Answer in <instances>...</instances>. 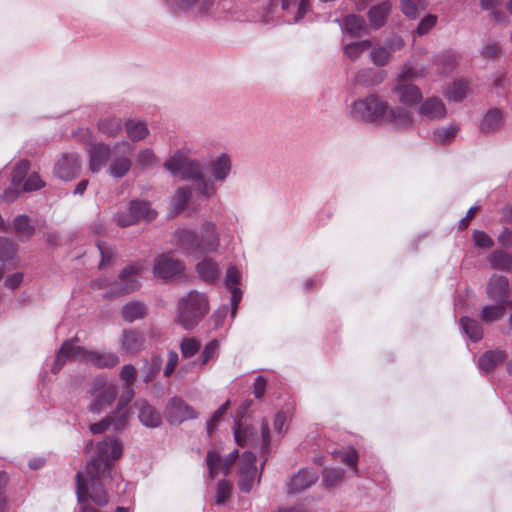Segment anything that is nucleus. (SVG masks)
I'll return each instance as SVG.
<instances>
[{
    "label": "nucleus",
    "instance_id": "f257e3e1",
    "mask_svg": "<svg viewBox=\"0 0 512 512\" xmlns=\"http://www.w3.org/2000/svg\"><path fill=\"white\" fill-rule=\"evenodd\" d=\"M74 357L87 361L97 368H112L119 363V357L114 352L87 350L70 340L64 342L57 352L51 371L54 374L58 373L66 361Z\"/></svg>",
    "mask_w": 512,
    "mask_h": 512
},
{
    "label": "nucleus",
    "instance_id": "f03ea898",
    "mask_svg": "<svg viewBox=\"0 0 512 512\" xmlns=\"http://www.w3.org/2000/svg\"><path fill=\"white\" fill-rule=\"evenodd\" d=\"M145 269L142 262H134L127 265L119 274L118 279L110 283L106 278H100L93 281L92 286L97 289L108 288L104 294L106 298H114L124 294L136 291L140 284L138 280L139 274Z\"/></svg>",
    "mask_w": 512,
    "mask_h": 512
},
{
    "label": "nucleus",
    "instance_id": "7ed1b4c3",
    "mask_svg": "<svg viewBox=\"0 0 512 512\" xmlns=\"http://www.w3.org/2000/svg\"><path fill=\"white\" fill-rule=\"evenodd\" d=\"M208 312L207 296L204 293L191 291L179 300L177 321L184 329H193Z\"/></svg>",
    "mask_w": 512,
    "mask_h": 512
},
{
    "label": "nucleus",
    "instance_id": "20e7f679",
    "mask_svg": "<svg viewBox=\"0 0 512 512\" xmlns=\"http://www.w3.org/2000/svg\"><path fill=\"white\" fill-rule=\"evenodd\" d=\"M123 453V444L116 438H109L97 444L96 455L87 463L90 476L108 475L111 477L112 466L120 459Z\"/></svg>",
    "mask_w": 512,
    "mask_h": 512
},
{
    "label": "nucleus",
    "instance_id": "39448f33",
    "mask_svg": "<svg viewBox=\"0 0 512 512\" xmlns=\"http://www.w3.org/2000/svg\"><path fill=\"white\" fill-rule=\"evenodd\" d=\"M387 102L377 94H369L354 100L349 106V115L352 119L364 123H381Z\"/></svg>",
    "mask_w": 512,
    "mask_h": 512
},
{
    "label": "nucleus",
    "instance_id": "423d86ee",
    "mask_svg": "<svg viewBox=\"0 0 512 512\" xmlns=\"http://www.w3.org/2000/svg\"><path fill=\"white\" fill-rule=\"evenodd\" d=\"M102 476L106 477L108 475L100 473L99 475L90 476L88 467L77 473V499L79 503L86 502L88 498L99 506H105L109 502L108 493L102 483L99 482V478Z\"/></svg>",
    "mask_w": 512,
    "mask_h": 512
},
{
    "label": "nucleus",
    "instance_id": "0eeeda50",
    "mask_svg": "<svg viewBox=\"0 0 512 512\" xmlns=\"http://www.w3.org/2000/svg\"><path fill=\"white\" fill-rule=\"evenodd\" d=\"M89 393L94 397V401L88 406V410L99 414L111 406L117 396V387L104 378H97Z\"/></svg>",
    "mask_w": 512,
    "mask_h": 512
},
{
    "label": "nucleus",
    "instance_id": "6e6552de",
    "mask_svg": "<svg viewBox=\"0 0 512 512\" xmlns=\"http://www.w3.org/2000/svg\"><path fill=\"white\" fill-rule=\"evenodd\" d=\"M114 150L118 152V155L112 157L108 173L113 178H122L130 171L132 165L129 158L132 147L129 142L122 141L114 145Z\"/></svg>",
    "mask_w": 512,
    "mask_h": 512
},
{
    "label": "nucleus",
    "instance_id": "1a4fd4ad",
    "mask_svg": "<svg viewBox=\"0 0 512 512\" xmlns=\"http://www.w3.org/2000/svg\"><path fill=\"white\" fill-rule=\"evenodd\" d=\"M165 2L176 12H185L196 17L211 14L215 6V0H165Z\"/></svg>",
    "mask_w": 512,
    "mask_h": 512
},
{
    "label": "nucleus",
    "instance_id": "9d476101",
    "mask_svg": "<svg viewBox=\"0 0 512 512\" xmlns=\"http://www.w3.org/2000/svg\"><path fill=\"white\" fill-rule=\"evenodd\" d=\"M414 119L412 112L403 106H389L381 120V124H386L393 129L406 130L413 126Z\"/></svg>",
    "mask_w": 512,
    "mask_h": 512
},
{
    "label": "nucleus",
    "instance_id": "9b49d317",
    "mask_svg": "<svg viewBox=\"0 0 512 512\" xmlns=\"http://www.w3.org/2000/svg\"><path fill=\"white\" fill-rule=\"evenodd\" d=\"M255 461L256 457L250 451L244 452L241 456L238 485L242 492H249L256 481L258 471Z\"/></svg>",
    "mask_w": 512,
    "mask_h": 512
},
{
    "label": "nucleus",
    "instance_id": "f8f14e48",
    "mask_svg": "<svg viewBox=\"0 0 512 512\" xmlns=\"http://www.w3.org/2000/svg\"><path fill=\"white\" fill-rule=\"evenodd\" d=\"M183 271V263L174 259L170 254L159 255L154 261L153 273L157 278L172 279L181 275Z\"/></svg>",
    "mask_w": 512,
    "mask_h": 512
},
{
    "label": "nucleus",
    "instance_id": "ddd939ff",
    "mask_svg": "<svg viewBox=\"0 0 512 512\" xmlns=\"http://www.w3.org/2000/svg\"><path fill=\"white\" fill-rule=\"evenodd\" d=\"M165 417L171 424H180L189 419H195L197 413L184 400L173 397L165 408Z\"/></svg>",
    "mask_w": 512,
    "mask_h": 512
},
{
    "label": "nucleus",
    "instance_id": "4468645a",
    "mask_svg": "<svg viewBox=\"0 0 512 512\" xmlns=\"http://www.w3.org/2000/svg\"><path fill=\"white\" fill-rule=\"evenodd\" d=\"M129 218L123 214L117 217V224L122 227L133 225L140 219L152 220L156 216L155 210L151 209L149 204L143 201H132L129 206Z\"/></svg>",
    "mask_w": 512,
    "mask_h": 512
},
{
    "label": "nucleus",
    "instance_id": "2eb2a0df",
    "mask_svg": "<svg viewBox=\"0 0 512 512\" xmlns=\"http://www.w3.org/2000/svg\"><path fill=\"white\" fill-rule=\"evenodd\" d=\"M387 77L385 70H379L372 67L358 69L351 79L354 86L362 88H371L380 85Z\"/></svg>",
    "mask_w": 512,
    "mask_h": 512
},
{
    "label": "nucleus",
    "instance_id": "dca6fc26",
    "mask_svg": "<svg viewBox=\"0 0 512 512\" xmlns=\"http://www.w3.org/2000/svg\"><path fill=\"white\" fill-rule=\"evenodd\" d=\"M198 238L199 253L215 252L220 246V235L216 224L211 221H206L202 224L200 237Z\"/></svg>",
    "mask_w": 512,
    "mask_h": 512
},
{
    "label": "nucleus",
    "instance_id": "f3484780",
    "mask_svg": "<svg viewBox=\"0 0 512 512\" xmlns=\"http://www.w3.org/2000/svg\"><path fill=\"white\" fill-rule=\"evenodd\" d=\"M81 163L76 153L64 154L55 164L54 174L62 180H71L80 171Z\"/></svg>",
    "mask_w": 512,
    "mask_h": 512
},
{
    "label": "nucleus",
    "instance_id": "a211bd4d",
    "mask_svg": "<svg viewBox=\"0 0 512 512\" xmlns=\"http://www.w3.org/2000/svg\"><path fill=\"white\" fill-rule=\"evenodd\" d=\"M391 92L397 96L399 103L407 107H413L422 100V93L414 84L397 82Z\"/></svg>",
    "mask_w": 512,
    "mask_h": 512
},
{
    "label": "nucleus",
    "instance_id": "6ab92c4d",
    "mask_svg": "<svg viewBox=\"0 0 512 512\" xmlns=\"http://www.w3.org/2000/svg\"><path fill=\"white\" fill-rule=\"evenodd\" d=\"M487 295L497 303L512 305L508 300L509 282L507 278L500 275H493L487 285Z\"/></svg>",
    "mask_w": 512,
    "mask_h": 512
},
{
    "label": "nucleus",
    "instance_id": "aec40b11",
    "mask_svg": "<svg viewBox=\"0 0 512 512\" xmlns=\"http://www.w3.org/2000/svg\"><path fill=\"white\" fill-rule=\"evenodd\" d=\"M210 173L216 182L224 183L232 170V159L227 153H221L208 164Z\"/></svg>",
    "mask_w": 512,
    "mask_h": 512
},
{
    "label": "nucleus",
    "instance_id": "412c9836",
    "mask_svg": "<svg viewBox=\"0 0 512 512\" xmlns=\"http://www.w3.org/2000/svg\"><path fill=\"white\" fill-rule=\"evenodd\" d=\"M318 478L319 475L314 469H302L291 478L288 484V493L301 492L315 484Z\"/></svg>",
    "mask_w": 512,
    "mask_h": 512
},
{
    "label": "nucleus",
    "instance_id": "4be33fe9",
    "mask_svg": "<svg viewBox=\"0 0 512 512\" xmlns=\"http://www.w3.org/2000/svg\"><path fill=\"white\" fill-rule=\"evenodd\" d=\"M134 405L138 409V418L144 426L148 428L160 426L161 415L147 400L138 399Z\"/></svg>",
    "mask_w": 512,
    "mask_h": 512
},
{
    "label": "nucleus",
    "instance_id": "5701e85b",
    "mask_svg": "<svg viewBox=\"0 0 512 512\" xmlns=\"http://www.w3.org/2000/svg\"><path fill=\"white\" fill-rule=\"evenodd\" d=\"M282 9L287 13L285 21L296 23L309 11V0H282Z\"/></svg>",
    "mask_w": 512,
    "mask_h": 512
},
{
    "label": "nucleus",
    "instance_id": "b1692460",
    "mask_svg": "<svg viewBox=\"0 0 512 512\" xmlns=\"http://www.w3.org/2000/svg\"><path fill=\"white\" fill-rule=\"evenodd\" d=\"M111 156L110 147L100 143L94 145L89 151V169L93 173L99 172Z\"/></svg>",
    "mask_w": 512,
    "mask_h": 512
},
{
    "label": "nucleus",
    "instance_id": "393cba45",
    "mask_svg": "<svg viewBox=\"0 0 512 512\" xmlns=\"http://www.w3.org/2000/svg\"><path fill=\"white\" fill-rule=\"evenodd\" d=\"M419 114L429 120H440L446 116L444 103L436 98H427L419 107Z\"/></svg>",
    "mask_w": 512,
    "mask_h": 512
},
{
    "label": "nucleus",
    "instance_id": "a878e982",
    "mask_svg": "<svg viewBox=\"0 0 512 512\" xmlns=\"http://www.w3.org/2000/svg\"><path fill=\"white\" fill-rule=\"evenodd\" d=\"M144 341L142 333L133 329L124 330L121 337V349L127 354H136L143 348Z\"/></svg>",
    "mask_w": 512,
    "mask_h": 512
},
{
    "label": "nucleus",
    "instance_id": "bb28decb",
    "mask_svg": "<svg viewBox=\"0 0 512 512\" xmlns=\"http://www.w3.org/2000/svg\"><path fill=\"white\" fill-rule=\"evenodd\" d=\"M234 438L240 446H255L259 443V437L255 429L247 424L237 423L234 427Z\"/></svg>",
    "mask_w": 512,
    "mask_h": 512
},
{
    "label": "nucleus",
    "instance_id": "cd10ccee",
    "mask_svg": "<svg viewBox=\"0 0 512 512\" xmlns=\"http://www.w3.org/2000/svg\"><path fill=\"white\" fill-rule=\"evenodd\" d=\"M391 11V4L388 1L372 6L368 11L369 25L372 29H379L385 25Z\"/></svg>",
    "mask_w": 512,
    "mask_h": 512
},
{
    "label": "nucleus",
    "instance_id": "c85d7f7f",
    "mask_svg": "<svg viewBox=\"0 0 512 512\" xmlns=\"http://www.w3.org/2000/svg\"><path fill=\"white\" fill-rule=\"evenodd\" d=\"M13 229L21 241H28L35 234V226L25 214L17 215L14 218Z\"/></svg>",
    "mask_w": 512,
    "mask_h": 512
},
{
    "label": "nucleus",
    "instance_id": "c756f323",
    "mask_svg": "<svg viewBox=\"0 0 512 512\" xmlns=\"http://www.w3.org/2000/svg\"><path fill=\"white\" fill-rule=\"evenodd\" d=\"M189 159V151L180 149L171 155L165 162L164 167L173 175L180 176L187 161Z\"/></svg>",
    "mask_w": 512,
    "mask_h": 512
},
{
    "label": "nucleus",
    "instance_id": "7c9ffc66",
    "mask_svg": "<svg viewBox=\"0 0 512 512\" xmlns=\"http://www.w3.org/2000/svg\"><path fill=\"white\" fill-rule=\"evenodd\" d=\"M503 123V113L499 109L494 108L484 115L480 124V130L483 133H491L498 130Z\"/></svg>",
    "mask_w": 512,
    "mask_h": 512
},
{
    "label": "nucleus",
    "instance_id": "2f4dec72",
    "mask_svg": "<svg viewBox=\"0 0 512 512\" xmlns=\"http://www.w3.org/2000/svg\"><path fill=\"white\" fill-rule=\"evenodd\" d=\"M177 238L180 246L185 252L189 254L197 253L199 238L197 235L189 229H179L177 232Z\"/></svg>",
    "mask_w": 512,
    "mask_h": 512
},
{
    "label": "nucleus",
    "instance_id": "473e14b6",
    "mask_svg": "<svg viewBox=\"0 0 512 512\" xmlns=\"http://www.w3.org/2000/svg\"><path fill=\"white\" fill-rule=\"evenodd\" d=\"M506 358L505 352L501 350L487 351L479 358V367L485 372H489L497 365L501 364Z\"/></svg>",
    "mask_w": 512,
    "mask_h": 512
},
{
    "label": "nucleus",
    "instance_id": "72a5a7b5",
    "mask_svg": "<svg viewBox=\"0 0 512 512\" xmlns=\"http://www.w3.org/2000/svg\"><path fill=\"white\" fill-rule=\"evenodd\" d=\"M508 305L497 303L485 305L480 313V318L485 323H492L502 319L506 313V307Z\"/></svg>",
    "mask_w": 512,
    "mask_h": 512
},
{
    "label": "nucleus",
    "instance_id": "f704fd0d",
    "mask_svg": "<svg viewBox=\"0 0 512 512\" xmlns=\"http://www.w3.org/2000/svg\"><path fill=\"white\" fill-rule=\"evenodd\" d=\"M122 128L123 122L117 117H106L98 122V130L107 137H116Z\"/></svg>",
    "mask_w": 512,
    "mask_h": 512
},
{
    "label": "nucleus",
    "instance_id": "c9c22d12",
    "mask_svg": "<svg viewBox=\"0 0 512 512\" xmlns=\"http://www.w3.org/2000/svg\"><path fill=\"white\" fill-rule=\"evenodd\" d=\"M125 128L128 137L134 142L144 140L149 135V129L146 124L141 121L128 120L125 123Z\"/></svg>",
    "mask_w": 512,
    "mask_h": 512
},
{
    "label": "nucleus",
    "instance_id": "e433bc0d",
    "mask_svg": "<svg viewBox=\"0 0 512 512\" xmlns=\"http://www.w3.org/2000/svg\"><path fill=\"white\" fill-rule=\"evenodd\" d=\"M371 47L372 42L370 40H362L350 44H343V53L350 60L356 61Z\"/></svg>",
    "mask_w": 512,
    "mask_h": 512
},
{
    "label": "nucleus",
    "instance_id": "4c0bfd02",
    "mask_svg": "<svg viewBox=\"0 0 512 512\" xmlns=\"http://www.w3.org/2000/svg\"><path fill=\"white\" fill-rule=\"evenodd\" d=\"M202 176H204L202 163L197 159L189 158L179 177L183 180L196 182L202 179Z\"/></svg>",
    "mask_w": 512,
    "mask_h": 512
},
{
    "label": "nucleus",
    "instance_id": "58836bf2",
    "mask_svg": "<svg viewBox=\"0 0 512 512\" xmlns=\"http://www.w3.org/2000/svg\"><path fill=\"white\" fill-rule=\"evenodd\" d=\"M341 27L348 34L358 36L365 29V20L359 15L351 14L343 19Z\"/></svg>",
    "mask_w": 512,
    "mask_h": 512
},
{
    "label": "nucleus",
    "instance_id": "ea45409f",
    "mask_svg": "<svg viewBox=\"0 0 512 512\" xmlns=\"http://www.w3.org/2000/svg\"><path fill=\"white\" fill-rule=\"evenodd\" d=\"M146 314V307L143 303L133 301L122 308V317L127 322H133L143 318Z\"/></svg>",
    "mask_w": 512,
    "mask_h": 512
},
{
    "label": "nucleus",
    "instance_id": "a19ab883",
    "mask_svg": "<svg viewBox=\"0 0 512 512\" xmlns=\"http://www.w3.org/2000/svg\"><path fill=\"white\" fill-rule=\"evenodd\" d=\"M488 262L493 269L509 271L512 268V256L500 250L494 251Z\"/></svg>",
    "mask_w": 512,
    "mask_h": 512
},
{
    "label": "nucleus",
    "instance_id": "79ce46f5",
    "mask_svg": "<svg viewBox=\"0 0 512 512\" xmlns=\"http://www.w3.org/2000/svg\"><path fill=\"white\" fill-rule=\"evenodd\" d=\"M460 325L465 334L473 341L477 342L483 337L482 326L474 319L469 317H462L460 319Z\"/></svg>",
    "mask_w": 512,
    "mask_h": 512
},
{
    "label": "nucleus",
    "instance_id": "37998d69",
    "mask_svg": "<svg viewBox=\"0 0 512 512\" xmlns=\"http://www.w3.org/2000/svg\"><path fill=\"white\" fill-rule=\"evenodd\" d=\"M427 74V68L425 66L421 67H412L408 64H405L400 73L397 75L396 82L406 83L407 81H412L418 78H421Z\"/></svg>",
    "mask_w": 512,
    "mask_h": 512
},
{
    "label": "nucleus",
    "instance_id": "c03bdc74",
    "mask_svg": "<svg viewBox=\"0 0 512 512\" xmlns=\"http://www.w3.org/2000/svg\"><path fill=\"white\" fill-rule=\"evenodd\" d=\"M427 7V0H401L402 12L410 18H416Z\"/></svg>",
    "mask_w": 512,
    "mask_h": 512
},
{
    "label": "nucleus",
    "instance_id": "a18cd8bd",
    "mask_svg": "<svg viewBox=\"0 0 512 512\" xmlns=\"http://www.w3.org/2000/svg\"><path fill=\"white\" fill-rule=\"evenodd\" d=\"M197 272L206 281L214 280L219 275V269L211 259H204L197 264Z\"/></svg>",
    "mask_w": 512,
    "mask_h": 512
},
{
    "label": "nucleus",
    "instance_id": "49530a36",
    "mask_svg": "<svg viewBox=\"0 0 512 512\" xmlns=\"http://www.w3.org/2000/svg\"><path fill=\"white\" fill-rule=\"evenodd\" d=\"M192 197V190L189 187H181L179 188L174 196L172 197V206L175 210V213H178L185 209L187 203L190 201Z\"/></svg>",
    "mask_w": 512,
    "mask_h": 512
},
{
    "label": "nucleus",
    "instance_id": "de8ad7c7",
    "mask_svg": "<svg viewBox=\"0 0 512 512\" xmlns=\"http://www.w3.org/2000/svg\"><path fill=\"white\" fill-rule=\"evenodd\" d=\"M128 419L129 410L124 406L117 407L115 414L107 417V420L110 422V426H113L116 431L124 429L128 423Z\"/></svg>",
    "mask_w": 512,
    "mask_h": 512
},
{
    "label": "nucleus",
    "instance_id": "09e8293b",
    "mask_svg": "<svg viewBox=\"0 0 512 512\" xmlns=\"http://www.w3.org/2000/svg\"><path fill=\"white\" fill-rule=\"evenodd\" d=\"M370 58L374 65L381 67L389 64L392 54L385 46L377 45L371 50Z\"/></svg>",
    "mask_w": 512,
    "mask_h": 512
},
{
    "label": "nucleus",
    "instance_id": "8fccbe9b",
    "mask_svg": "<svg viewBox=\"0 0 512 512\" xmlns=\"http://www.w3.org/2000/svg\"><path fill=\"white\" fill-rule=\"evenodd\" d=\"M458 131L459 127L455 124H450L447 127L438 128L433 133L434 141L439 144H444L452 140Z\"/></svg>",
    "mask_w": 512,
    "mask_h": 512
},
{
    "label": "nucleus",
    "instance_id": "3c124183",
    "mask_svg": "<svg viewBox=\"0 0 512 512\" xmlns=\"http://www.w3.org/2000/svg\"><path fill=\"white\" fill-rule=\"evenodd\" d=\"M206 462L209 470L210 477L214 478L218 476L222 471V459L217 451H208Z\"/></svg>",
    "mask_w": 512,
    "mask_h": 512
},
{
    "label": "nucleus",
    "instance_id": "603ef678",
    "mask_svg": "<svg viewBox=\"0 0 512 512\" xmlns=\"http://www.w3.org/2000/svg\"><path fill=\"white\" fill-rule=\"evenodd\" d=\"M136 165L141 168L153 166L157 162V157L151 148L141 149L135 158Z\"/></svg>",
    "mask_w": 512,
    "mask_h": 512
},
{
    "label": "nucleus",
    "instance_id": "864d4df0",
    "mask_svg": "<svg viewBox=\"0 0 512 512\" xmlns=\"http://www.w3.org/2000/svg\"><path fill=\"white\" fill-rule=\"evenodd\" d=\"M468 86L464 81H455L448 89L447 95L450 100L461 101L466 96Z\"/></svg>",
    "mask_w": 512,
    "mask_h": 512
},
{
    "label": "nucleus",
    "instance_id": "5fc2aeb1",
    "mask_svg": "<svg viewBox=\"0 0 512 512\" xmlns=\"http://www.w3.org/2000/svg\"><path fill=\"white\" fill-rule=\"evenodd\" d=\"M344 476V470L339 468H327L323 472V481L326 487H333L340 483Z\"/></svg>",
    "mask_w": 512,
    "mask_h": 512
},
{
    "label": "nucleus",
    "instance_id": "6e6d98bb",
    "mask_svg": "<svg viewBox=\"0 0 512 512\" xmlns=\"http://www.w3.org/2000/svg\"><path fill=\"white\" fill-rule=\"evenodd\" d=\"M197 183V190L200 194H202L206 198L214 197L217 193V187L215 185L214 179H208L205 178V176H202V179H199L196 181Z\"/></svg>",
    "mask_w": 512,
    "mask_h": 512
},
{
    "label": "nucleus",
    "instance_id": "4d7b16f0",
    "mask_svg": "<svg viewBox=\"0 0 512 512\" xmlns=\"http://www.w3.org/2000/svg\"><path fill=\"white\" fill-rule=\"evenodd\" d=\"M218 350H219L218 340L213 339V340L209 341L205 345V347L202 351V354L200 356L201 366L203 367L206 365L207 362H209L212 359H215L218 355Z\"/></svg>",
    "mask_w": 512,
    "mask_h": 512
},
{
    "label": "nucleus",
    "instance_id": "13d9d810",
    "mask_svg": "<svg viewBox=\"0 0 512 512\" xmlns=\"http://www.w3.org/2000/svg\"><path fill=\"white\" fill-rule=\"evenodd\" d=\"M16 255V246L8 238L0 237V261L13 259Z\"/></svg>",
    "mask_w": 512,
    "mask_h": 512
},
{
    "label": "nucleus",
    "instance_id": "bf43d9fd",
    "mask_svg": "<svg viewBox=\"0 0 512 512\" xmlns=\"http://www.w3.org/2000/svg\"><path fill=\"white\" fill-rule=\"evenodd\" d=\"M200 349V343L195 338H183L180 350L184 358L194 356Z\"/></svg>",
    "mask_w": 512,
    "mask_h": 512
},
{
    "label": "nucleus",
    "instance_id": "052dcab7",
    "mask_svg": "<svg viewBox=\"0 0 512 512\" xmlns=\"http://www.w3.org/2000/svg\"><path fill=\"white\" fill-rule=\"evenodd\" d=\"M231 494V484L226 480H221L217 484L215 504L222 506L226 503Z\"/></svg>",
    "mask_w": 512,
    "mask_h": 512
},
{
    "label": "nucleus",
    "instance_id": "680f3d73",
    "mask_svg": "<svg viewBox=\"0 0 512 512\" xmlns=\"http://www.w3.org/2000/svg\"><path fill=\"white\" fill-rule=\"evenodd\" d=\"M29 169V162L27 160L19 161L13 171L12 174V184L18 186L24 179L27 171Z\"/></svg>",
    "mask_w": 512,
    "mask_h": 512
},
{
    "label": "nucleus",
    "instance_id": "e2e57ef3",
    "mask_svg": "<svg viewBox=\"0 0 512 512\" xmlns=\"http://www.w3.org/2000/svg\"><path fill=\"white\" fill-rule=\"evenodd\" d=\"M230 402L227 400L223 403L212 415V417L207 421V432L211 434L215 429L217 422L222 418L227 409L229 408Z\"/></svg>",
    "mask_w": 512,
    "mask_h": 512
},
{
    "label": "nucleus",
    "instance_id": "0e129e2a",
    "mask_svg": "<svg viewBox=\"0 0 512 512\" xmlns=\"http://www.w3.org/2000/svg\"><path fill=\"white\" fill-rule=\"evenodd\" d=\"M437 23V16L428 14L421 19L417 26L416 33L420 36L427 34Z\"/></svg>",
    "mask_w": 512,
    "mask_h": 512
},
{
    "label": "nucleus",
    "instance_id": "69168bd1",
    "mask_svg": "<svg viewBox=\"0 0 512 512\" xmlns=\"http://www.w3.org/2000/svg\"><path fill=\"white\" fill-rule=\"evenodd\" d=\"M335 457L346 465L356 468L358 462V453L355 449H350L345 452L336 453Z\"/></svg>",
    "mask_w": 512,
    "mask_h": 512
},
{
    "label": "nucleus",
    "instance_id": "338daca9",
    "mask_svg": "<svg viewBox=\"0 0 512 512\" xmlns=\"http://www.w3.org/2000/svg\"><path fill=\"white\" fill-rule=\"evenodd\" d=\"M442 73L450 72L457 64V56L453 53H447L438 58Z\"/></svg>",
    "mask_w": 512,
    "mask_h": 512
},
{
    "label": "nucleus",
    "instance_id": "774afa93",
    "mask_svg": "<svg viewBox=\"0 0 512 512\" xmlns=\"http://www.w3.org/2000/svg\"><path fill=\"white\" fill-rule=\"evenodd\" d=\"M473 241L476 246L481 248H490L494 244L493 240L488 234L478 230L473 232Z\"/></svg>",
    "mask_w": 512,
    "mask_h": 512
}]
</instances>
